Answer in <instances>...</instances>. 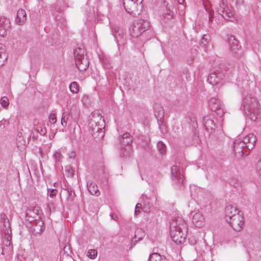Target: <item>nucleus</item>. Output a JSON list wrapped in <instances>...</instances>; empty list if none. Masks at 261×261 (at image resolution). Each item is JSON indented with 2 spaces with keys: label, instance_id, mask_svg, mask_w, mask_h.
Returning <instances> with one entry per match:
<instances>
[{
  "label": "nucleus",
  "instance_id": "f257e3e1",
  "mask_svg": "<svg viewBox=\"0 0 261 261\" xmlns=\"http://www.w3.org/2000/svg\"><path fill=\"white\" fill-rule=\"evenodd\" d=\"M170 237L176 244H181L185 241L188 232V227L185 220L177 217L170 222Z\"/></svg>",
  "mask_w": 261,
  "mask_h": 261
},
{
  "label": "nucleus",
  "instance_id": "f03ea898",
  "mask_svg": "<svg viewBox=\"0 0 261 261\" xmlns=\"http://www.w3.org/2000/svg\"><path fill=\"white\" fill-rule=\"evenodd\" d=\"M105 121L101 115L98 114L92 115L89 120V132L97 141L101 140L105 136Z\"/></svg>",
  "mask_w": 261,
  "mask_h": 261
},
{
  "label": "nucleus",
  "instance_id": "7ed1b4c3",
  "mask_svg": "<svg viewBox=\"0 0 261 261\" xmlns=\"http://www.w3.org/2000/svg\"><path fill=\"white\" fill-rule=\"evenodd\" d=\"M243 107L245 113L252 121H256L260 117L258 103L255 97L247 95L243 100Z\"/></svg>",
  "mask_w": 261,
  "mask_h": 261
},
{
  "label": "nucleus",
  "instance_id": "20e7f679",
  "mask_svg": "<svg viewBox=\"0 0 261 261\" xmlns=\"http://www.w3.org/2000/svg\"><path fill=\"white\" fill-rule=\"evenodd\" d=\"M150 27V22L147 20L139 19L135 20L129 27V35L133 38H137L143 32L149 29Z\"/></svg>",
  "mask_w": 261,
  "mask_h": 261
},
{
  "label": "nucleus",
  "instance_id": "39448f33",
  "mask_svg": "<svg viewBox=\"0 0 261 261\" xmlns=\"http://www.w3.org/2000/svg\"><path fill=\"white\" fill-rule=\"evenodd\" d=\"M142 0H123V5L128 13L137 15L142 9Z\"/></svg>",
  "mask_w": 261,
  "mask_h": 261
},
{
  "label": "nucleus",
  "instance_id": "423d86ee",
  "mask_svg": "<svg viewBox=\"0 0 261 261\" xmlns=\"http://www.w3.org/2000/svg\"><path fill=\"white\" fill-rule=\"evenodd\" d=\"M121 143V156L123 158L129 157L132 150L131 144L133 139L128 133H124L120 139Z\"/></svg>",
  "mask_w": 261,
  "mask_h": 261
},
{
  "label": "nucleus",
  "instance_id": "0eeeda50",
  "mask_svg": "<svg viewBox=\"0 0 261 261\" xmlns=\"http://www.w3.org/2000/svg\"><path fill=\"white\" fill-rule=\"evenodd\" d=\"M227 77L226 71L212 72L208 75L207 81L215 88H219L222 85L224 79Z\"/></svg>",
  "mask_w": 261,
  "mask_h": 261
},
{
  "label": "nucleus",
  "instance_id": "6e6552de",
  "mask_svg": "<svg viewBox=\"0 0 261 261\" xmlns=\"http://www.w3.org/2000/svg\"><path fill=\"white\" fill-rule=\"evenodd\" d=\"M217 12L224 19L232 21L231 19L233 18V10L226 1L223 0L220 2L217 7Z\"/></svg>",
  "mask_w": 261,
  "mask_h": 261
},
{
  "label": "nucleus",
  "instance_id": "1a4fd4ad",
  "mask_svg": "<svg viewBox=\"0 0 261 261\" xmlns=\"http://www.w3.org/2000/svg\"><path fill=\"white\" fill-rule=\"evenodd\" d=\"M171 178L172 181L177 185L184 184L185 181L184 175L179 167L177 165L173 166L171 168Z\"/></svg>",
  "mask_w": 261,
  "mask_h": 261
},
{
  "label": "nucleus",
  "instance_id": "9d476101",
  "mask_svg": "<svg viewBox=\"0 0 261 261\" xmlns=\"http://www.w3.org/2000/svg\"><path fill=\"white\" fill-rule=\"evenodd\" d=\"M209 106L212 111L215 112L218 116L222 117L224 114L223 105L220 100L216 97L211 98L209 101Z\"/></svg>",
  "mask_w": 261,
  "mask_h": 261
},
{
  "label": "nucleus",
  "instance_id": "9b49d317",
  "mask_svg": "<svg viewBox=\"0 0 261 261\" xmlns=\"http://www.w3.org/2000/svg\"><path fill=\"white\" fill-rule=\"evenodd\" d=\"M230 226L236 231H240L242 228L244 224V217L241 214L239 215H236L230 220L226 221Z\"/></svg>",
  "mask_w": 261,
  "mask_h": 261
},
{
  "label": "nucleus",
  "instance_id": "f8f14e48",
  "mask_svg": "<svg viewBox=\"0 0 261 261\" xmlns=\"http://www.w3.org/2000/svg\"><path fill=\"white\" fill-rule=\"evenodd\" d=\"M241 214L240 211L235 205L231 204L228 205L225 207V221H227L233 218L236 215H239Z\"/></svg>",
  "mask_w": 261,
  "mask_h": 261
},
{
  "label": "nucleus",
  "instance_id": "ddd939ff",
  "mask_svg": "<svg viewBox=\"0 0 261 261\" xmlns=\"http://www.w3.org/2000/svg\"><path fill=\"white\" fill-rule=\"evenodd\" d=\"M11 28V22L9 19L5 16H0V36L5 37L7 31Z\"/></svg>",
  "mask_w": 261,
  "mask_h": 261
},
{
  "label": "nucleus",
  "instance_id": "4468645a",
  "mask_svg": "<svg viewBox=\"0 0 261 261\" xmlns=\"http://www.w3.org/2000/svg\"><path fill=\"white\" fill-rule=\"evenodd\" d=\"M1 219L2 220V222L3 223V229L5 233L6 234V237H7V242H10V240L11 239V230L9 219L4 214H2L1 215Z\"/></svg>",
  "mask_w": 261,
  "mask_h": 261
},
{
  "label": "nucleus",
  "instance_id": "2eb2a0df",
  "mask_svg": "<svg viewBox=\"0 0 261 261\" xmlns=\"http://www.w3.org/2000/svg\"><path fill=\"white\" fill-rule=\"evenodd\" d=\"M242 141L243 143H244V146L246 148L251 150L254 146L256 138L253 134L250 133L246 136Z\"/></svg>",
  "mask_w": 261,
  "mask_h": 261
},
{
  "label": "nucleus",
  "instance_id": "dca6fc26",
  "mask_svg": "<svg viewBox=\"0 0 261 261\" xmlns=\"http://www.w3.org/2000/svg\"><path fill=\"white\" fill-rule=\"evenodd\" d=\"M246 148L244 143L242 142V139L238 138L233 142V150L234 153L238 156H242L244 155V148Z\"/></svg>",
  "mask_w": 261,
  "mask_h": 261
},
{
  "label": "nucleus",
  "instance_id": "f3484780",
  "mask_svg": "<svg viewBox=\"0 0 261 261\" xmlns=\"http://www.w3.org/2000/svg\"><path fill=\"white\" fill-rule=\"evenodd\" d=\"M203 125L206 130L211 133L215 128L216 124L213 118L211 116H206L203 118Z\"/></svg>",
  "mask_w": 261,
  "mask_h": 261
},
{
  "label": "nucleus",
  "instance_id": "a211bd4d",
  "mask_svg": "<svg viewBox=\"0 0 261 261\" xmlns=\"http://www.w3.org/2000/svg\"><path fill=\"white\" fill-rule=\"evenodd\" d=\"M192 222L197 227H201L204 225V219L202 214L196 212L193 215Z\"/></svg>",
  "mask_w": 261,
  "mask_h": 261
},
{
  "label": "nucleus",
  "instance_id": "6ab92c4d",
  "mask_svg": "<svg viewBox=\"0 0 261 261\" xmlns=\"http://www.w3.org/2000/svg\"><path fill=\"white\" fill-rule=\"evenodd\" d=\"M27 20V14L24 10L19 9L17 12L15 18V23L19 25H22L25 23Z\"/></svg>",
  "mask_w": 261,
  "mask_h": 261
},
{
  "label": "nucleus",
  "instance_id": "aec40b11",
  "mask_svg": "<svg viewBox=\"0 0 261 261\" xmlns=\"http://www.w3.org/2000/svg\"><path fill=\"white\" fill-rule=\"evenodd\" d=\"M75 65L80 71L85 70L89 66V62L87 57H83L80 60H75Z\"/></svg>",
  "mask_w": 261,
  "mask_h": 261
},
{
  "label": "nucleus",
  "instance_id": "412c9836",
  "mask_svg": "<svg viewBox=\"0 0 261 261\" xmlns=\"http://www.w3.org/2000/svg\"><path fill=\"white\" fill-rule=\"evenodd\" d=\"M87 187L88 191L91 194L95 196L100 195V191L95 183L88 181L87 184Z\"/></svg>",
  "mask_w": 261,
  "mask_h": 261
},
{
  "label": "nucleus",
  "instance_id": "4be33fe9",
  "mask_svg": "<svg viewBox=\"0 0 261 261\" xmlns=\"http://www.w3.org/2000/svg\"><path fill=\"white\" fill-rule=\"evenodd\" d=\"M228 44L231 51L235 53L239 49L238 41L233 36L228 38Z\"/></svg>",
  "mask_w": 261,
  "mask_h": 261
},
{
  "label": "nucleus",
  "instance_id": "5701e85b",
  "mask_svg": "<svg viewBox=\"0 0 261 261\" xmlns=\"http://www.w3.org/2000/svg\"><path fill=\"white\" fill-rule=\"evenodd\" d=\"M75 60H80L83 57H85V50L83 47H77L74 49L73 51Z\"/></svg>",
  "mask_w": 261,
  "mask_h": 261
},
{
  "label": "nucleus",
  "instance_id": "b1692460",
  "mask_svg": "<svg viewBox=\"0 0 261 261\" xmlns=\"http://www.w3.org/2000/svg\"><path fill=\"white\" fill-rule=\"evenodd\" d=\"M147 261H168V259L158 253H153L149 255Z\"/></svg>",
  "mask_w": 261,
  "mask_h": 261
},
{
  "label": "nucleus",
  "instance_id": "393cba45",
  "mask_svg": "<svg viewBox=\"0 0 261 261\" xmlns=\"http://www.w3.org/2000/svg\"><path fill=\"white\" fill-rule=\"evenodd\" d=\"M8 56L5 51V47L4 44L0 43V66L4 65Z\"/></svg>",
  "mask_w": 261,
  "mask_h": 261
},
{
  "label": "nucleus",
  "instance_id": "a878e982",
  "mask_svg": "<svg viewBox=\"0 0 261 261\" xmlns=\"http://www.w3.org/2000/svg\"><path fill=\"white\" fill-rule=\"evenodd\" d=\"M111 32L115 39L117 40L118 37H123V33L122 30H120L118 27H114L111 28Z\"/></svg>",
  "mask_w": 261,
  "mask_h": 261
},
{
  "label": "nucleus",
  "instance_id": "bb28decb",
  "mask_svg": "<svg viewBox=\"0 0 261 261\" xmlns=\"http://www.w3.org/2000/svg\"><path fill=\"white\" fill-rule=\"evenodd\" d=\"M70 117V113L68 111H65L63 113L61 118V125L62 126L65 127L67 126Z\"/></svg>",
  "mask_w": 261,
  "mask_h": 261
},
{
  "label": "nucleus",
  "instance_id": "cd10ccee",
  "mask_svg": "<svg viewBox=\"0 0 261 261\" xmlns=\"http://www.w3.org/2000/svg\"><path fill=\"white\" fill-rule=\"evenodd\" d=\"M157 148L161 154H163L166 152V147L165 145L162 142L159 141L157 143Z\"/></svg>",
  "mask_w": 261,
  "mask_h": 261
},
{
  "label": "nucleus",
  "instance_id": "c85d7f7f",
  "mask_svg": "<svg viewBox=\"0 0 261 261\" xmlns=\"http://www.w3.org/2000/svg\"><path fill=\"white\" fill-rule=\"evenodd\" d=\"M69 89L72 93H77L79 91V86L75 82H73L70 84Z\"/></svg>",
  "mask_w": 261,
  "mask_h": 261
},
{
  "label": "nucleus",
  "instance_id": "c756f323",
  "mask_svg": "<svg viewBox=\"0 0 261 261\" xmlns=\"http://www.w3.org/2000/svg\"><path fill=\"white\" fill-rule=\"evenodd\" d=\"M16 145L18 148H23L25 146V141L21 136H18L16 139Z\"/></svg>",
  "mask_w": 261,
  "mask_h": 261
},
{
  "label": "nucleus",
  "instance_id": "7c9ffc66",
  "mask_svg": "<svg viewBox=\"0 0 261 261\" xmlns=\"http://www.w3.org/2000/svg\"><path fill=\"white\" fill-rule=\"evenodd\" d=\"M97 255V251L95 249H90L87 252V256L91 259L95 258Z\"/></svg>",
  "mask_w": 261,
  "mask_h": 261
},
{
  "label": "nucleus",
  "instance_id": "2f4dec72",
  "mask_svg": "<svg viewBox=\"0 0 261 261\" xmlns=\"http://www.w3.org/2000/svg\"><path fill=\"white\" fill-rule=\"evenodd\" d=\"M1 105L4 108H7L9 105V99L6 96H3L0 99Z\"/></svg>",
  "mask_w": 261,
  "mask_h": 261
},
{
  "label": "nucleus",
  "instance_id": "473e14b6",
  "mask_svg": "<svg viewBox=\"0 0 261 261\" xmlns=\"http://www.w3.org/2000/svg\"><path fill=\"white\" fill-rule=\"evenodd\" d=\"M144 236L145 233L141 229H137L136 230L135 236L138 239H141Z\"/></svg>",
  "mask_w": 261,
  "mask_h": 261
},
{
  "label": "nucleus",
  "instance_id": "72a5a7b5",
  "mask_svg": "<svg viewBox=\"0 0 261 261\" xmlns=\"http://www.w3.org/2000/svg\"><path fill=\"white\" fill-rule=\"evenodd\" d=\"M54 158L56 162H59L61 158V152L60 150H58L54 154Z\"/></svg>",
  "mask_w": 261,
  "mask_h": 261
},
{
  "label": "nucleus",
  "instance_id": "f704fd0d",
  "mask_svg": "<svg viewBox=\"0 0 261 261\" xmlns=\"http://www.w3.org/2000/svg\"><path fill=\"white\" fill-rule=\"evenodd\" d=\"M210 40V36L208 35H204L201 39V42L203 45H206L207 43H208Z\"/></svg>",
  "mask_w": 261,
  "mask_h": 261
},
{
  "label": "nucleus",
  "instance_id": "c9c22d12",
  "mask_svg": "<svg viewBox=\"0 0 261 261\" xmlns=\"http://www.w3.org/2000/svg\"><path fill=\"white\" fill-rule=\"evenodd\" d=\"M255 169L258 174L261 175V159L256 163Z\"/></svg>",
  "mask_w": 261,
  "mask_h": 261
},
{
  "label": "nucleus",
  "instance_id": "e433bc0d",
  "mask_svg": "<svg viewBox=\"0 0 261 261\" xmlns=\"http://www.w3.org/2000/svg\"><path fill=\"white\" fill-rule=\"evenodd\" d=\"M49 121L50 123L55 124L57 121V118L55 114H51L48 117Z\"/></svg>",
  "mask_w": 261,
  "mask_h": 261
},
{
  "label": "nucleus",
  "instance_id": "4c0bfd02",
  "mask_svg": "<svg viewBox=\"0 0 261 261\" xmlns=\"http://www.w3.org/2000/svg\"><path fill=\"white\" fill-rule=\"evenodd\" d=\"M57 193H58L57 190L54 189L50 190L49 193V196L50 197L53 198V197L56 196V195L57 194Z\"/></svg>",
  "mask_w": 261,
  "mask_h": 261
},
{
  "label": "nucleus",
  "instance_id": "58836bf2",
  "mask_svg": "<svg viewBox=\"0 0 261 261\" xmlns=\"http://www.w3.org/2000/svg\"><path fill=\"white\" fill-rule=\"evenodd\" d=\"M189 243L192 245H194L196 244L197 240L195 237H191L188 239Z\"/></svg>",
  "mask_w": 261,
  "mask_h": 261
},
{
  "label": "nucleus",
  "instance_id": "ea45409f",
  "mask_svg": "<svg viewBox=\"0 0 261 261\" xmlns=\"http://www.w3.org/2000/svg\"><path fill=\"white\" fill-rule=\"evenodd\" d=\"M38 132H39L41 135H45V134L46 133L45 128H41L40 132H39V129H38Z\"/></svg>",
  "mask_w": 261,
  "mask_h": 261
},
{
  "label": "nucleus",
  "instance_id": "a19ab883",
  "mask_svg": "<svg viewBox=\"0 0 261 261\" xmlns=\"http://www.w3.org/2000/svg\"><path fill=\"white\" fill-rule=\"evenodd\" d=\"M136 209H138V210H139L140 209H141L142 208V205L141 203H138L136 205V207H135Z\"/></svg>",
  "mask_w": 261,
  "mask_h": 261
},
{
  "label": "nucleus",
  "instance_id": "79ce46f5",
  "mask_svg": "<svg viewBox=\"0 0 261 261\" xmlns=\"http://www.w3.org/2000/svg\"><path fill=\"white\" fill-rule=\"evenodd\" d=\"M213 14H214L213 11L210 12V14H209V20L210 21H211L212 19L213 18Z\"/></svg>",
  "mask_w": 261,
  "mask_h": 261
},
{
  "label": "nucleus",
  "instance_id": "37998d69",
  "mask_svg": "<svg viewBox=\"0 0 261 261\" xmlns=\"http://www.w3.org/2000/svg\"><path fill=\"white\" fill-rule=\"evenodd\" d=\"M140 213V210H138V209H136L135 208V216H137L138 214Z\"/></svg>",
  "mask_w": 261,
  "mask_h": 261
},
{
  "label": "nucleus",
  "instance_id": "c03bdc74",
  "mask_svg": "<svg viewBox=\"0 0 261 261\" xmlns=\"http://www.w3.org/2000/svg\"><path fill=\"white\" fill-rule=\"evenodd\" d=\"M68 193L69 196H71V195H72L71 190H68Z\"/></svg>",
  "mask_w": 261,
  "mask_h": 261
},
{
  "label": "nucleus",
  "instance_id": "a18cd8bd",
  "mask_svg": "<svg viewBox=\"0 0 261 261\" xmlns=\"http://www.w3.org/2000/svg\"><path fill=\"white\" fill-rule=\"evenodd\" d=\"M184 0H178V3L181 4L184 2Z\"/></svg>",
  "mask_w": 261,
  "mask_h": 261
},
{
  "label": "nucleus",
  "instance_id": "49530a36",
  "mask_svg": "<svg viewBox=\"0 0 261 261\" xmlns=\"http://www.w3.org/2000/svg\"><path fill=\"white\" fill-rule=\"evenodd\" d=\"M77 117H75L74 118V120H73V121H74V123H77Z\"/></svg>",
  "mask_w": 261,
  "mask_h": 261
},
{
  "label": "nucleus",
  "instance_id": "de8ad7c7",
  "mask_svg": "<svg viewBox=\"0 0 261 261\" xmlns=\"http://www.w3.org/2000/svg\"><path fill=\"white\" fill-rule=\"evenodd\" d=\"M74 152H72L71 153V155H70V158H71L72 157H74Z\"/></svg>",
  "mask_w": 261,
  "mask_h": 261
},
{
  "label": "nucleus",
  "instance_id": "09e8293b",
  "mask_svg": "<svg viewBox=\"0 0 261 261\" xmlns=\"http://www.w3.org/2000/svg\"><path fill=\"white\" fill-rule=\"evenodd\" d=\"M76 126H77L78 127H80V126H79L78 125H77V124H75V125H74V131H73V133H74V130L75 129V128H76Z\"/></svg>",
  "mask_w": 261,
  "mask_h": 261
},
{
  "label": "nucleus",
  "instance_id": "8fccbe9b",
  "mask_svg": "<svg viewBox=\"0 0 261 261\" xmlns=\"http://www.w3.org/2000/svg\"><path fill=\"white\" fill-rule=\"evenodd\" d=\"M41 223V224H40L39 225L41 226L43 224V222H38V223Z\"/></svg>",
  "mask_w": 261,
  "mask_h": 261
},
{
  "label": "nucleus",
  "instance_id": "3c124183",
  "mask_svg": "<svg viewBox=\"0 0 261 261\" xmlns=\"http://www.w3.org/2000/svg\"><path fill=\"white\" fill-rule=\"evenodd\" d=\"M51 137H52V138H54V136H52V135H50V136H49V138H51Z\"/></svg>",
  "mask_w": 261,
  "mask_h": 261
},
{
  "label": "nucleus",
  "instance_id": "603ef678",
  "mask_svg": "<svg viewBox=\"0 0 261 261\" xmlns=\"http://www.w3.org/2000/svg\"><path fill=\"white\" fill-rule=\"evenodd\" d=\"M51 137H52V138H54V136H52V135H50V136H49V138H51Z\"/></svg>",
  "mask_w": 261,
  "mask_h": 261
}]
</instances>
